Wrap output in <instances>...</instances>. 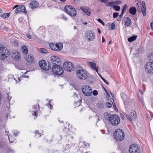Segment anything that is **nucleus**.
I'll return each mask as SVG.
<instances>
[{
    "label": "nucleus",
    "instance_id": "obj_1",
    "mask_svg": "<svg viewBox=\"0 0 153 153\" xmlns=\"http://www.w3.org/2000/svg\"><path fill=\"white\" fill-rule=\"evenodd\" d=\"M105 114L104 116L105 117ZM107 118L105 117L109 121L110 123L113 126H116L119 124L120 122V117L117 115L116 114L113 115H108Z\"/></svg>",
    "mask_w": 153,
    "mask_h": 153
},
{
    "label": "nucleus",
    "instance_id": "obj_2",
    "mask_svg": "<svg viewBox=\"0 0 153 153\" xmlns=\"http://www.w3.org/2000/svg\"><path fill=\"white\" fill-rule=\"evenodd\" d=\"M89 75V74L84 70H78L76 72V76L81 80H85Z\"/></svg>",
    "mask_w": 153,
    "mask_h": 153
},
{
    "label": "nucleus",
    "instance_id": "obj_3",
    "mask_svg": "<svg viewBox=\"0 0 153 153\" xmlns=\"http://www.w3.org/2000/svg\"><path fill=\"white\" fill-rule=\"evenodd\" d=\"M114 136L115 138L117 141H121L124 139L125 137V134L123 131L120 128L115 130Z\"/></svg>",
    "mask_w": 153,
    "mask_h": 153
},
{
    "label": "nucleus",
    "instance_id": "obj_4",
    "mask_svg": "<svg viewBox=\"0 0 153 153\" xmlns=\"http://www.w3.org/2000/svg\"><path fill=\"white\" fill-rule=\"evenodd\" d=\"M65 11L69 16H75L76 14V12L74 8L71 5H66L64 8Z\"/></svg>",
    "mask_w": 153,
    "mask_h": 153
},
{
    "label": "nucleus",
    "instance_id": "obj_5",
    "mask_svg": "<svg viewBox=\"0 0 153 153\" xmlns=\"http://www.w3.org/2000/svg\"><path fill=\"white\" fill-rule=\"evenodd\" d=\"M85 38L88 42L93 41L95 38V33L92 30H88L85 33Z\"/></svg>",
    "mask_w": 153,
    "mask_h": 153
},
{
    "label": "nucleus",
    "instance_id": "obj_6",
    "mask_svg": "<svg viewBox=\"0 0 153 153\" xmlns=\"http://www.w3.org/2000/svg\"><path fill=\"white\" fill-rule=\"evenodd\" d=\"M52 70L53 73L56 75H61L63 73V68L60 65L53 66Z\"/></svg>",
    "mask_w": 153,
    "mask_h": 153
},
{
    "label": "nucleus",
    "instance_id": "obj_7",
    "mask_svg": "<svg viewBox=\"0 0 153 153\" xmlns=\"http://www.w3.org/2000/svg\"><path fill=\"white\" fill-rule=\"evenodd\" d=\"M129 151L130 153H140L141 149L138 145L134 144L130 146Z\"/></svg>",
    "mask_w": 153,
    "mask_h": 153
},
{
    "label": "nucleus",
    "instance_id": "obj_8",
    "mask_svg": "<svg viewBox=\"0 0 153 153\" xmlns=\"http://www.w3.org/2000/svg\"><path fill=\"white\" fill-rule=\"evenodd\" d=\"M82 91L83 94L87 96H90L92 94L91 88L88 85H84L82 88Z\"/></svg>",
    "mask_w": 153,
    "mask_h": 153
},
{
    "label": "nucleus",
    "instance_id": "obj_9",
    "mask_svg": "<svg viewBox=\"0 0 153 153\" xmlns=\"http://www.w3.org/2000/svg\"><path fill=\"white\" fill-rule=\"evenodd\" d=\"M63 65L64 70L67 71H71L74 69V65L71 62H65Z\"/></svg>",
    "mask_w": 153,
    "mask_h": 153
},
{
    "label": "nucleus",
    "instance_id": "obj_10",
    "mask_svg": "<svg viewBox=\"0 0 153 153\" xmlns=\"http://www.w3.org/2000/svg\"><path fill=\"white\" fill-rule=\"evenodd\" d=\"M39 65L40 67L44 70H49L51 68L49 62L44 60L40 61Z\"/></svg>",
    "mask_w": 153,
    "mask_h": 153
},
{
    "label": "nucleus",
    "instance_id": "obj_11",
    "mask_svg": "<svg viewBox=\"0 0 153 153\" xmlns=\"http://www.w3.org/2000/svg\"><path fill=\"white\" fill-rule=\"evenodd\" d=\"M10 52L9 50L5 47H2L0 48V56H1L4 57V58L5 57H8L9 55Z\"/></svg>",
    "mask_w": 153,
    "mask_h": 153
},
{
    "label": "nucleus",
    "instance_id": "obj_12",
    "mask_svg": "<svg viewBox=\"0 0 153 153\" xmlns=\"http://www.w3.org/2000/svg\"><path fill=\"white\" fill-rule=\"evenodd\" d=\"M51 62L54 64L53 66L60 65L61 64V60L57 56H53L51 58Z\"/></svg>",
    "mask_w": 153,
    "mask_h": 153
},
{
    "label": "nucleus",
    "instance_id": "obj_13",
    "mask_svg": "<svg viewBox=\"0 0 153 153\" xmlns=\"http://www.w3.org/2000/svg\"><path fill=\"white\" fill-rule=\"evenodd\" d=\"M146 71L149 74H153V62H150L146 64L145 68Z\"/></svg>",
    "mask_w": 153,
    "mask_h": 153
},
{
    "label": "nucleus",
    "instance_id": "obj_14",
    "mask_svg": "<svg viewBox=\"0 0 153 153\" xmlns=\"http://www.w3.org/2000/svg\"><path fill=\"white\" fill-rule=\"evenodd\" d=\"M126 116L127 118L131 121L135 120L137 117L136 112L134 111L131 112L130 115L126 114Z\"/></svg>",
    "mask_w": 153,
    "mask_h": 153
},
{
    "label": "nucleus",
    "instance_id": "obj_15",
    "mask_svg": "<svg viewBox=\"0 0 153 153\" xmlns=\"http://www.w3.org/2000/svg\"><path fill=\"white\" fill-rule=\"evenodd\" d=\"M86 64L90 66L91 69L96 71L97 73H98V70L99 69V68L98 66H97L96 64L92 62H90L87 61L86 62Z\"/></svg>",
    "mask_w": 153,
    "mask_h": 153
},
{
    "label": "nucleus",
    "instance_id": "obj_16",
    "mask_svg": "<svg viewBox=\"0 0 153 153\" xmlns=\"http://www.w3.org/2000/svg\"><path fill=\"white\" fill-rule=\"evenodd\" d=\"M73 145L71 141L69 140L68 143L66 144L64 147L63 151H68L70 149Z\"/></svg>",
    "mask_w": 153,
    "mask_h": 153
},
{
    "label": "nucleus",
    "instance_id": "obj_17",
    "mask_svg": "<svg viewBox=\"0 0 153 153\" xmlns=\"http://www.w3.org/2000/svg\"><path fill=\"white\" fill-rule=\"evenodd\" d=\"M80 9L84 12L87 15L90 16L91 14V11L88 7H81Z\"/></svg>",
    "mask_w": 153,
    "mask_h": 153
},
{
    "label": "nucleus",
    "instance_id": "obj_18",
    "mask_svg": "<svg viewBox=\"0 0 153 153\" xmlns=\"http://www.w3.org/2000/svg\"><path fill=\"white\" fill-rule=\"evenodd\" d=\"M136 6L137 10L140 13L142 12L143 13V9H142L141 1L138 0L137 1Z\"/></svg>",
    "mask_w": 153,
    "mask_h": 153
},
{
    "label": "nucleus",
    "instance_id": "obj_19",
    "mask_svg": "<svg viewBox=\"0 0 153 153\" xmlns=\"http://www.w3.org/2000/svg\"><path fill=\"white\" fill-rule=\"evenodd\" d=\"M38 5L39 4L37 1H33L30 2V4L29 7L31 9H34L37 7Z\"/></svg>",
    "mask_w": 153,
    "mask_h": 153
},
{
    "label": "nucleus",
    "instance_id": "obj_20",
    "mask_svg": "<svg viewBox=\"0 0 153 153\" xmlns=\"http://www.w3.org/2000/svg\"><path fill=\"white\" fill-rule=\"evenodd\" d=\"M25 58L27 61L32 63L34 61V58L30 55L27 56L26 55Z\"/></svg>",
    "mask_w": 153,
    "mask_h": 153
},
{
    "label": "nucleus",
    "instance_id": "obj_21",
    "mask_svg": "<svg viewBox=\"0 0 153 153\" xmlns=\"http://www.w3.org/2000/svg\"><path fill=\"white\" fill-rule=\"evenodd\" d=\"M129 13L132 15H134L137 12L136 8L134 6L131 7L129 10Z\"/></svg>",
    "mask_w": 153,
    "mask_h": 153
},
{
    "label": "nucleus",
    "instance_id": "obj_22",
    "mask_svg": "<svg viewBox=\"0 0 153 153\" xmlns=\"http://www.w3.org/2000/svg\"><path fill=\"white\" fill-rule=\"evenodd\" d=\"M13 57L16 60H18L20 57V54L17 51H14L13 53Z\"/></svg>",
    "mask_w": 153,
    "mask_h": 153
},
{
    "label": "nucleus",
    "instance_id": "obj_23",
    "mask_svg": "<svg viewBox=\"0 0 153 153\" xmlns=\"http://www.w3.org/2000/svg\"><path fill=\"white\" fill-rule=\"evenodd\" d=\"M63 45L62 43H56V51H60L62 48Z\"/></svg>",
    "mask_w": 153,
    "mask_h": 153
},
{
    "label": "nucleus",
    "instance_id": "obj_24",
    "mask_svg": "<svg viewBox=\"0 0 153 153\" xmlns=\"http://www.w3.org/2000/svg\"><path fill=\"white\" fill-rule=\"evenodd\" d=\"M141 4V6L143 7V15L144 16H145L146 15V6L145 2L144 1H142Z\"/></svg>",
    "mask_w": 153,
    "mask_h": 153
},
{
    "label": "nucleus",
    "instance_id": "obj_25",
    "mask_svg": "<svg viewBox=\"0 0 153 153\" xmlns=\"http://www.w3.org/2000/svg\"><path fill=\"white\" fill-rule=\"evenodd\" d=\"M97 107L101 109L104 108L105 107V103L102 101L99 102L97 104Z\"/></svg>",
    "mask_w": 153,
    "mask_h": 153
},
{
    "label": "nucleus",
    "instance_id": "obj_26",
    "mask_svg": "<svg viewBox=\"0 0 153 153\" xmlns=\"http://www.w3.org/2000/svg\"><path fill=\"white\" fill-rule=\"evenodd\" d=\"M49 46L50 48L52 50L56 51V43L54 44L52 43H51L49 44Z\"/></svg>",
    "mask_w": 153,
    "mask_h": 153
},
{
    "label": "nucleus",
    "instance_id": "obj_27",
    "mask_svg": "<svg viewBox=\"0 0 153 153\" xmlns=\"http://www.w3.org/2000/svg\"><path fill=\"white\" fill-rule=\"evenodd\" d=\"M121 97L122 100H123L124 103L127 102L128 98L127 96L125 94L122 93L121 94Z\"/></svg>",
    "mask_w": 153,
    "mask_h": 153
},
{
    "label": "nucleus",
    "instance_id": "obj_28",
    "mask_svg": "<svg viewBox=\"0 0 153 153\" xmlns=\"http://www.w3.org/2000/svg\"><path fill=\"white\" fill-rule=\"evenodd\" d=\"M19 7L20 8V10H21L20 12H23L25 14L26 13L27 11L25 6L24 5L19 6Z\"/></svg>",
    "mask_w": 153,
    "mask_h": 153
},
{
    "label": "nucleus",
    "instance_id": "obj_29",
    "mask_svg": "<svg viewBox=\"0 0 153 153\" xmlns=\"http://www.w3.org/2000/svg\"><path fill=\"white\" fill-rule=\"evenodd\" d=\"M22 49L23 53L26 54L28 52V50L26 46H23L22 47Z\"/></svg>",
    "mask_w": 153,
    "mask_h": 153
},
{
    "label": "nucleus",
    "instance_id": "obj_30",
    "mask_svg": "<svg viewBox=\"0 0 153 153\" xmlns=\"http://www.w3.org/2000/svg\"><path fill=\"white\" fill-rule=\"evenodd\" d=\"M16 8V10H15V13H16V14H17L18 13H19V12H20L21 10H20V8L19 7V6L18 5H15L13 7V9H14L15 8Z\"/></svg>",
    "mask_w": 153,
    "mask_h": 153
},
{
    "label": "nucleus",
    "instance_id": "obj_31",
    "mask_svg": "<svg viewBox=\"0 0 153 153\" xmlns=\"http://www.w3.org/2000/svg\"><path fill=\"white\" fill-rule=\"evenodd\" d=\"M117 1H112L111 2H108L107 3V6L111 7L113 6L114 7V6L115 5L117 4Z\"/></svg>",
    "mask_w": 153,
    "mask_h": 153
},
{
    "label": "nucleus",
    "instance_id": "obj_32",
    "mask_svg": "<svg viewBox=\"0 0 153 153\" xmlns=\"http://www.w3.org/2000/svg\"><path fill=\"white\" fill-rule=\"evenodd\" d=\"M131 24V20L129 17H127L126 21V25L127 26H129Z\"/></svg>",
    "mask_w": 153,
    "mask_h": 153
},
{
    "label": "nucleus",
    "instance_id": "obj_33",
    "mask_svg": "<svg viewBox=\"0 0 153 153\" xmlns=\"http://www.w3.org/2000/svg\"><path fill=\"white\" fill-rule=\"evenodd\" d=\"M137 37V36H134L130 37L128 39V40L129 42H132L135 40Z\"/></svg>",
    "mask_w": 153,
    "mask_h": 153
},
{
    "label": "nucleus",
    "instance_id": "obj_34",
    "mask_svg": "<svg viewBox=\"0 0 153 153\" xmlns=\"http://www.w3.org/2000/svg\"><path fill=\"white\" fill-rule=\"evenodd\" d=\"M10 13H4L0 15V16L4 19L8 18L10 16Z\"/></svg>",
    "mask_w": 153,
    "mask_h": 153
},
{
    "label": "nucleus",
    "instance_id": "obj_35",
    "mask_svg": "<svg viewBox=\"0 0 153 153\" xmlns=\"http://www.w3.org/2000/svg\"><path fill=\"white\" fill-rule=\"evenodd\" d=\"M8 136L10 142L11 143L13 142L15 139L14 137L12 136H9L8 135Z\"/></svg>",
    "mask_w": 153,
    "mask_h": 153
},
{
    "label": "nucleus",
    "instance_id": "obj_36",
    "mask_svg": "<svg viewBox=\"0 0 153 153\" xmlns=\"http://www.w3.org/2000/svg\"><path fill=\"white\" fill-rule=\"evenodd\" d=\"M148 59L151 61H153V53H152L148 56Z\"/></svg>",
    "mask_w": 153,
    "mask_h": 153
},
{
    "label": "nucleus",
    "instance_id": "obj_37",
    "mask_svg": "<svg viewBox=\"0 0 153 153\" xmlns=\"http://www.w3.org/2000/svg\"><path fill=\"white\" fill-rule=\"evenodd\" d=\"M40 51L42 53H48V51L46 49L44 48H40Z\"/></svg>",
    "mask_w": 153,
    "mask_h": 153
},
{
    "label": "nucleus",
    "instance_id": "obj_38",
    "mask_svg": "<svg viewBox=\"0 0 153 153\" xmlns=\"http://www.w3.org/2000/svg\"><path fill=\"white\" fill-rule=\"evenodd\" d=\"M113 8L115 10L117 11H119L120 9V7L119 6L114 5V6Z\"/></svg>",
    "mask_w": 153,
    "mask_h": 153
},
{
    "label": "nucleus",
    "instance_id": "obj_39",
    "mask_svg": "<svg viewBox=\"0 0 153 153\" xmlns=\"http://www.w3.org/2000/svg\"><path fill=\"white\" fill-rule=\"evenodd\" d=\"M138 99L140 102H141L142 105L143 106L144 105V102L143 98H140L139 96H138Z\"/></svg>",
    "mask_w": 153,
    "mask_h": 153
},
{
    "label": "nucleus",
    "instance_id": "obj_40",
    "mask_svg": "<svg viewBox=\"0 0 153 153\" xmlns=\"http://www.w3.org/2000/svg\"><path fill=\"white\" fill-rule=\"evenodd\" d=\"M35 136L36 137H40L41 136V134L38 131H35Z\"/></svg>",
    "mask_w": 153,
    "mask_h": 153
},
{
    "label": "nucleus",
    "instance_id": "obj_41",
    "mask_svg": "<svg viewBox=\"0 0 153 153\" xmlns=\"http://www.w3.org/2000/svg\"><path fill=\"white\" fill-rule=\"evenodd\" d=\"M119 15V13H113V18L115 19L117 18Z\"/></svg>",
    "mask_w": 153,
    "mask_h": 153
},
{
    "label": "nucleus",
    "instance_id": "obj_42",
    "mask_svg": "<svg viewBox=\"0 0 153 153\" xmlns=\"http://www.w3.org/2000/svg\"><path fill=\"white\" fill-rule=\"evenodd\" d=\"M34 108L36 110H37L39 109V105L38 104H37L36 105H34L33 106Z\"/></svg>",
    "mask_w": 153,
    "mask_h": 153
},
{
    "label": "nucleus",
    "instance_id": "obj_43",
    "mask_svg": "<svg viewBox=\"0 0 153 153\" xmlns=\"http://www.w3.org/2000/svg\"><path fill=\"white\" fill-rule=\"evenodd\" d=\"M97 21L98 22L101 24L103 26L104 25V23L101 20V19H97Z\"/></svg>",
    "mask_w": 153,
    "mask_h": 153
},
{
    "label": "nucleus",
    "instance_id": "obj_44",
    "mask_svg": "<svg viewBox=\"0 0 153 153\" xmlns=\"http://www.w3.org/2000/svg\"><path fill=\"white\" fill-rule=\"evenodd\" d=\"M62 136L60 135H58L56 139L58 141L60 140H61L62 139Z\"/></svg>",
    "mask_w": 153,
    "mask_h": 153
},
{
    "label": "nucleus",
    "instance_id": "obj_45",
    "mask_svg": "<svg viewBox=\"0 0 153 153\" xmlns=\"http://www.w3.org/2000/svg\"><path fill=\"white\" fill-rule=\"evenodd\" d=\"M106 105L107 107L110 108L112 106V104L111 103L109 102H107Z\"/></svg>",
    "mask_w": 153,
    "mask_h": 153
},
{
    "label": "nucleus",
    "instance_id": "obj_46",
    "mask_svg": "<svg viewBox=\"0 0 153 153\" xmlns=\"http://www.w3.org/2000/svg\"><path fill=\"white\" fill-rule=\"evenodd\" d=\"M115 28V24L114 23H112L111 25V30H113Z\"/></svg>",
    "mask_w": 153,
    "mask_h": 153
},
{
    "label": "nucleus",
    "instance_id": "obj_47",
    "mask_svg": "<svg viewBox=\"0 0 153 153\" xmlns=\"http://www.w3.org/2000/svg\"><path fill=\"white\" fill-rule=\"evenodd\" d=\"M61 19L64 20H67V18L65 16L63 15H61Z\"/></svg>",
    "mask_w": 153,
    "mask_h": 153
},
{
    "label": "nucleus",
    "instance_id": "obj_48",
    "mask_svg": "<svg viewBox=\"0 0 153 153\" xmlns=\"http://www.w3.org/2000/svg\"><path fill=\"white\" fill-rule=\"evenodd\" d=\"M93 94L94 95L96 96L98 94V92L96 90H94L93 91Z\"/></svg>",
    "mask_w": 153,
    "mask_h": 153
},
{
    "label": "nucleus",
    "instance_id": "obj_49",
    "mask_svg": "<svg viewBox=\"0 0 153 153\" xmlns=\"http://www.w3.org/2000/svg\"><path fill=\"white\" fill-rule=\"evenodd\" d=\"M12 132L15 136H16L17 134L18 133V132L15 130H13Z\"/></svg>",
    "mask_w": 153,
    "mask_h": 153
},
{
    "label": "nucleus",
    "instance_id": "obj_50",
    "mask_svg": "<svg viewBox=\"0 0 153 153\" xmlns=\"http://www.w3.org/2000/svg\"><path fill=\"white\" fill-rule=\"evenodd\" d=\"M72 2L75 3H79V0H71Z\"/></svg>",
    "mask_w": 153,
    "mask_h": 153
},
{
    "label": "nucleus",
    "instance_id": "obj_51",
    "mask_svg": "<svg viewBox=\"0 0 153 153\" xmlns=\"http://www.w3.org/2000/svg\"><path fill=\"white\" fill-rule=\"evenodd\" d=\"M47 105L49 108L51 109H52V106L50 103H48L47 104Z\"/></svg>",
    "mask_w": 153,
    "mask_h": 153
},
{
    "label": "nucleus",
    "instance_id": "obj_52",
    "mask_svg": "<svg viewBox=\"0 0 153 153\" xmlns=\"http://www.w3.org/2000/svg\"><path fill=\"white\" fill-rule=\"evenodd\" d=\"M128 7V6L126 4H125L123 7V9L122 11H123L124 12V10H126Z\"/></svg>",
    "mask_w": 153,
    "mask_h": 153
},
{
    "label": "nucleus",
    "instance_id": "obj_53",
    "mask_svg": "<svg viewBox=\"0 0 153 153\" xmlns=\"http://www.w3.org/2000/svg\"><path fill=\"white\" fill-rule=\"evenodd\" d=\"M102 79L103 80L104 82H105L107 85H108L109 84V83H108V82L105 79H104V78L103 79L102 78Z\"/></svg>",
    "mask_w": 153,
    "mask_h": 153
},
{
    "label": "nucleus",
    "instance_id": "obj_54",
    "mask_svg": "<svg viewBox=\"0 0 153 153\" xmlns=\"http://www.w3.org/2000/svg\"><path fill=\"white\" fill-rule=\"evenodd\" d=\"M32 114L33 115H35L36 117L37 113L36 111H33L32 112Z\"/></svg>",
    "mask_w": 153,
    "mask_h": 153
},
{
    "label": "nucleus",
    "instance_id": "obj_55",
    "mask_svg": "<svg viewBox=\"0 0 153 153\" xmlns=\"http://www.w3.org/2000/svg\"><path fill=\"white\" fill-rule=\"evenodd\" d=\"M26 36L29 39H31V36L29 34H27L26 35Z\"/></svg>",
    "mask_w": 153,
    "mask_h": 153
},
{
    "label": "nucleus",
    "instance_id": "obj_56",
    "mask_svg": "<svg viewBox=\"0 0 153 153\" xmlns=\"http://www.w3.org/2000/svg\"><path fill=\"white\" fill-rule=\"evenodd\" d=\"M11 99V97L9 95H7V99L9 101H10Z\"/></svg>",
    "mask_w": 153,
    "mask_h": 153
},
{
    "label": "nucleus",
    "instance_id": "obj_57",
    "mask_svg": "<svg viewBox=\"0 0 153 153\" xmlns=\"http://www.w3.org/2000/svg\"><path fill=\"white\" fill-rule=\"evenodd\" d=\"M146 117L147 118L149 119L151 118V117L149 116V115L148 114H146Z\"/></svg>",
    "mask_w": 153,
    "mask_h": 153
},
{
    "label": "nucleus",
    "instance_id": "obj_58",
    "mask_svg": "<svg viewBox=\"0 0 153 153\" xmlns=\"http://www.w3.org/2000/svg\"><path fill=\"white\" fill-rule=\"evenodd\" d=\"M124 12L123 11H122L121 14L120 15V17L121 18L122 17Z\"/></svg>",
    "mask_w": 153,
    "mask_h": 153
},
{
    "label": "nucleus",
    "instance_id": "obj_59",
    "mask_svg": "<svg viewBox=\"0 0 153 153\" xmlns=\"http://www.w3.org/2000/svg\"><path fill=\"white\" fill-rule=\"evenodd\" d=\"M152 30H153V22H151L150 24Z\"/></svg>",
    "mask_w": 153,
    "mask_h": 153
},
{
    "label": "nucleus",
    "instance_id": "obj_60",
    "mask_svg": "<svg viewBox=\"0 0 153 153\" xmlns=\"http://www.w3.org/2000/svg\"><path fill=\"white\" fill-rule=\"evenodd\" d=\"M105 40L104 39V37L103 36H102V42H105Z\"/></svg>",
    "mask_w": 153,
    "mask_h": 153
},
{
    "label": "nucleus",
    "instance_id": "obj_61",
    "mask_svg": "<svg viewBox=\"0 0 153 153\" xmlns=\"http://www.w3.org/2000/svg\"><path fill=\"white\" fill-rule=\"evenodd\" d=\"M97 29L98 33L99 34H100L101 33V31L100 29L99 28H98Z\"/></svg>",
    "mask_w": 153,
    "mask_h": 153
},
{
    "label": "nucleus",
    "instance_id": "obj_62",
    "mask_svg": "<svg viewBox=\"0 0 153 153\" xmlns=\"http://www.w3.org/2000/svg\"><path fill=\"white\" fill-rule=\"evenodd\" d=\"M101 1L102 2L106 3L108 1V0H101Z\"/></svg>",
    "mask_w": 153,
    "mask_h": 153
},
{
    "label": "nucleus",
    "instance_id": "obj_63",
    "mask_svg": "<svg viewBox=\"0 0 153 153\" xmlns=\"http://www.w3.org/2000/svg\"><path fill=\"white\" fill-rule=\"evenodd\" d=\"M139 91L141 94H142L143 93V91L141 89H139Z\"/></svg>",
    "mask_w": 153,
    "mask_h": 153
},
{
    "label": "nucleus",
    "instance_id": "obj_64",
    "mask_svg": "<svg viewBox=\"0 0 153 153\" xmlns=\"http://www.w3.org/2000/svg\"><path fill=\"white\" fill-rule=\"evenodd\" d=\"M113 106L114 108V109H115V110H116V109H117V108H116V106L115 105V104H114V105H113Z\"/></svg>",
    "mask_w": 153,
    "mask_h": 153
}]
</instances>
